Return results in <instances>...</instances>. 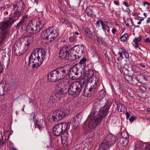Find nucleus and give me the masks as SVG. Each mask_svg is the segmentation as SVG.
<instances>
[{"label":"nucleus","mask_w":150,"mask_h":150,"mask_svg":"<svg viewBox=\"0 0 150 150\" xmlns=\"http://www.w3.org/2000/svg\"><path fill=\"white\" fill-rule=\"evenodd\" d=\"M76 55L75 51L71 48L68 51L67 57H66V59L70 61L74 60L76 59Z\"/></svg>","instance_id":"nucleus-18"},{"label":"nucleus","mask_w":150,"mask_h":150,"mask_svg":"<svg viewBox=\"0 0 150 150\" xmlns=\"http://www.w3.org/2000/svg\"><path fill=\"white\" fill-rule=\"evenodd\" d=\"M124 68L126 69V71L125 72H128L129 71L128 66L127 64H125L124 65Z\"/></svg>","instance_id":"nucleus-60"},{"label":"nucleus","mask_w":150,"mask_h":150,"mask_svg":"<svg viewBox=\"0 0 150 150\" xmlns=\"http://www.w3.org/2000/svg\"><path fill=\"white\" fill-rule=\"evenodd\" d=\"M6 8L7 10L8 11L9 13H11L14 10H15V8L14 7V4L8 6Z\"/></svg>","instance_id":"nucleus-43"},{"label":"nucleus","mask_w":150,"mask_h":150,"mask_svg":"<svg viewBox=\"0 0 150 150\" xmlns=\"http://www.w3.org/2000/svg\"><path fill=\"white\" fill-rule=\"evenodd\" d=\"M94 74V72L92 70H88L86 73L83 72V77L85 79L86 83L93 82H93L95 81V84L96 85L99 82V79L98 78L96 80L97 78L96 77H93Z\"/></svg>","instance_id":"nucleus-5"},{"label":"nucleus","mask_w":150,"mask_h":150,"mask_svg":"<svg viewBox=\"0 0 150 150\" xmlns=\"http://www.w3.org/2000/svg\"><path fill=\"white\" fill-rule=\"evenodd\" d=\"M55 112H69V110L66 108H59L54 111Z\"/></svg>","instance_id":"nucleus-38"},{"label":"nucleus","mask_w":150,"mask_h":150,"mask_svg":"<svg viewBox=\"0 0 150 150\" xmlns=\"http://www.w3.org/2000/svg\"><path fill=\"white\" fill-rule=\"evenodd\" d=\"M68 51L66 48H63L59 52V57L62 59H66Z\"/></svg>","instance_id":"nucleus-25"},{"label":"nucleus","mask_w":150,"mask_h":150,"mask_svg":"<svg viewBox=\"0 0 150 150\" xmlns=\"http://www.w3.org/2000/svg\"><path fill=\"white\" fill-rule=\"evenodd\" d=\"M32 53L36 56L37 58L39 59L41 62H43L45 57L46 54V52L43 48L36 49Z\"/></svg>","instance_id":"nucleus-9"},{"label":"nucleus","mask_w":150,"mask_h":150,"mask_svg":"<svg viewBox=\"0 0 150 150\" xmlns=\"http://www.w3.org/2000/svg\"><path fill=\"white\" fill-rule=\"evenodd\" d=\"M137 145L140 148H143L144 147H146V144L145 143L142 141H139L137 143Z\"/></svg>","instance_id":"nucleus-45"},{"label":"nucleus","mask_w":150,"mask_h":150,"mask_svg":"<svg viewBox=\"0 0 150 150\" xmlns=\"http://www.w3.org/2000/svg\"><path fill=\"white\" fill-rule=\"evenodd\" d=\"M15 28L21 33H25L28 32L29 33L30 32L28 27V23L27 25L25 23L24 20H21L15 26Z\"/></svg>","instance_id":"nucleus-7"},{"label":"nucleus","mask_w":150,"mask_h":150,"mask_svg":"<svg viewBox=\"0 0 150 150\" xmlns=\"http://www.w3.org/2000/svg\"><path fill=\"white\" fill-rule=\"evenodd\" d=\"M61 135V138L62 143L67 145V142H69L68 133H64Z\"/></svg>","instance_id":"nucleus-28"},{"label":"nucleus","mask_w":150,"mask_h":150,"mask_svg":"<svg viewBox=\"0 0 150 150\" xmlns=\"http://www.w3.org/2000/svg\"><path fill=\"white\" fill-rule=\"evenodd\" d=\"M106 94L105 92L103 90L100 91L98 93L97 99L98 101L103 100Z\"/></svg>","instance_id":"nucleus-33"},{"label":"nucleus","mask_w":150,"mask_h":150,"mask_svg":"<svg viewBox=\"0 0 150 150\" xmlns=\"http://www.w3.org/2000/svg\"><path fill=\"white\" fill-rule=\"evenodd\" d=\"M102 21V20L101 19H99L98 20H97L96 24V25L98 26L99 27H100V24H101Z\"/></svg>","instance_id":"nucleus-56"},{"label":"nucleus","mask_w":150,"mask_h":150,"mask_svg":"<svg viewBox=\"0 0 150 150\" xmlns=\"http://www.w3.org/2000/svg\"><path fill=\"white\" fill-rule=\"evenodd\" d=\"M16 43L14 45V51L15 54L17 56L20 55L22 53L21 47L18 46V44Z\"/></svg>","instance_id":"nucleus-26"},{"label":"nucleus","mask_w":150,"mask_h":150,"mask_svg":"<svg viewBox=\"0 0 150 150\" xmlns=\"http://www.w3.org/2000/svg\"><path fill=\"white\" fill-rule=\"evenodd\" d=\"M69 80L67 79L65 83L64 84L65 88H68V94L72 96H75L76 94H79L81 91L82 84L79 81H75L70 84H69Z\"/></svg>","instance_id":"nucleus-2"},{"label":"nucleus","mask_w":150,"mask_h":150,"mask_svg":"<svg viewBox=\"0 0 150 150\" xmlns=\"http://www.w3.org/2000/svg\"><path fill=\"white\" fill-rule=\"evenodd\" d=\"M14 2L15 3L14 4L15 10L23 11L25 7V5L23 1L21 0H16Z\"/></svg>","instance_id":"nucleus-17"},{"label":"nucleus","mask_w":150,"mask_h":150,"mask_svg":"<svg viewBox=\"0 0 150 150\" xmlns=\"http://www.w3.org/2000/svg\"><path fill=\"white\" fill-rule=\"evenodd\" d=\"M10 19L8 21L2 22L1 24L0 29L1 30L0 33V42L6 38H8L10 36L8 32L6 29L11 26L14 23L10 21Z\"/></svg>","instance_id":"nucleus-4"},{"label":"nucleus","mask_w":150,"mask_h":150,"mask_svg":"<svg viewBox=\"0 0 150 150\" xmlns=\"http://www.w3.org/2000/svg\"><path fill=\"white\" fill-rule=\"evenodd\" d=\"M28 27L30 31L29 33H36L41 30L34 19H31L28 22Z\"/></svg>","instance_id":"nucleus-8"},{"label":"nucleus","mask_w":150,"mask_h":150,"mask_svg":"<svg viewBox=\"0 0 150 150\" xmlns=\"http://www.w3.org/2000/svg\"><path fill=\"white\" fill-rule=\"evenodd\" d=\"M82 115L81 113H78L73 118L74 121L75 122L76 125H75L76 128L80 122L82 118Z\"/></svg>","instance_id":"nucleus-24"},{"label":"nucleus","mask_w":150,"mask_h":150,"mask_svg":"<svg viewBox=\"0 0 150 150\" xmlns=\"http://www.w3.org/2000/svg\"><path fill=\"white\" fill-rule=\"evenodd\" d=\"M49 30L47 28L43 31L41 34V38L46 40L48 42H50L54 40V39L53 38V35L51 34L50 30Z\"/></svg>","instance_id":"nucleus-12"},{"label":"nucleus","mask_w":150,"mask_h":150,"mask_svg":"<svg viewBox=\"0 0 150 150\" xmlns=\"http://www.w3.org/2000/svg\"><path fill=\"white\" fill-rule=\"evenodd\" d=\"M68 115V113H52V117L54 121L58 122Z\"/></svg>","instance_id":"nucleus-16"},{"label":"nucleus","mask_w":150,"mask_h":150,"mask_svg":"<svg viewBox=\"0 0 150 150\" xmlns=\"http://www.w3.org/2000/svg\"><path fill=\"white\" fill-rule=\"evenodd\" d=\"M142 37L139 36V37L135 38L134 40L133 45H134V47L136 48L138 47H139V42H140L142 40Z\"/></svg>","instance_id":"nucleus-35"},{"label":"nucleus","mask_w":150,"mask_h":150,"mask_svg":"<svg viewBox=\"0 0 150 150\" xmlns=\"http://www.w3.org/2000/svg\"><path fill=\"white\" fill-rule=\"evenodd\" d=\"M77 37L75 36H71L69 38V40L71 42H74L76 40Z\"/></svg>","instance_id":"nucleus-49"},{"label":"nucleus","mask_w":150,"mask_h":150,"mask_svg":"<svg viewBox=\"0 0 150 150\" xmlns=\"http://www.w3.org/2000/svg\"><path fill=\"white\" fill-rule=\"evenodd\" d=\"M5 8V6L3 4L0 7V13H1L2 10H4Z\"/></svg>","instance_id":"nucleus-57"},{"label":"nucleus","mask_w":150,"mask_h":150,"mask_svg":"<svg viewBox=\"0 0 150 150\" xmlns=\"http://www.w3.org/2000/svg\"><path fill=\"white\" fill-rule=\"evenodd\" d=\"M87 35L88 36L89 38L91 39H92L93 38V35L92 33H91L90 32L88 34H87Z\"/></svg>","instance_id":"nucleus-62"},{"label":"nucleus","mask_w":150,"mask_h":150,"mask_svg":"<svg viewBox=\"0 0 150 150\" xmlns=\"http://www.w3.org/2000/svg\"><path fill=\"white\" fill-rule=\"evenodd\" d=\"M34 125L35 127L36 128H38L39 129H40L41 128V127L39 124V122H36L35 123Z\"/></svg>","instance_id":"nucleus-55"},{"label":"nucleus","mask_w":150,"mask_h":150,"mask_svg":"<svg viewBox=\"0 0 150 150\" xmlns=\"http://www.w3.org/2000/svg\"><path fill=\"white\" fill-rule=\"evenodd\" d=\"M117 137L111 134L107 135L104 140L107 143L110 145L113 144L115 142Z\"/></svg>","instance_id":"nucleus-19"},{"label":"nucleus","mask_w":150,"mask_h":150,"mask_svg":"<svg viewBox=\"0 0 150 150\" xmlns=\"http://www.w3.org/2000/svg\"><path fill=\"white\" fill-rule=\"evenodd\" d=\"M101 25L102 27V29H103V30L106 33V29L105 27L106 25L105 23L104 22H103V21H102L101 22Z\"/></svg>","instance_id":"nucleus-51"},{"label":"nucleus","mask_w":150,"mask_h":150,"mask_svg":"<svg viewBox=\"0 0 150 150\" xmlns=\"http://www.w3.org/2000/svg\"><path fill=\"white\" fill-rule=\"evenodd\" d=\"M136 119V117L134 116H132L129 118V120L130 122H133Z\"/></svg>","instance_id":"nucleus-61"},{"label":"nucleus","mask_w":150,"mask_h":150,"mask_svg":"<svg viewBox=\"0 0 150 150\" xmlns=\"http://www.w3.org/2000/svg\"><path fill=\"white\" fill-rule=\"evenodd\" d=\"M62 130V129L59 124L56 125L53 128V134L57 136H58L63 134Z\"/></svg>","instance_id":"nucleus-22"},{"label":"nucleus","mask_w":150,"mask_h":150,"mask_svg":"<svg viewBox=\"0 0 150 150\" xmlns=\"http://www.w3.org/2000/svg\"><path fill=\"white\" fill-rule=\"evenodd\" d=\"M106 115L107 113H90L88 116L90 119L88 124V128L90 129H95Z\"/></svg>","instance_id":"nucleus-1"},{"label":"nucleus","mask_w":150,"mask_h":150,"mask_svg":"<svg viewBox=\"0 0 150 150\" xmlns=\"http://www.w3.org/2000/svg\"><path fill=\"white\" fill-rule=\"evenodd\" d=\"M146 150H150V145L146 144Z\"/></svg>","instance_id":"nucleus-64"},{"label":"nucleus","mask_w":150,"mask_h":150,"mask_svg":"<svg viewBox=\"0 0 150 150\" xmlns=\"http://www.w3.org/2000/svg\"><path fill=\"white\" fill-rule=\"evenodd\" d=\"M110 108V106L109 105L106 104L103 107H101L100 111L101 112H108Z\"/></svg>","instance_id":"nucleus-37"},{"label":"nucleus","mask_w":150,"mask_h":150,"mask_svg":"<svg viewBox=\"0 0 150 150\" xmlns=\"http://www.w3.org/2000/svg\"><path fill=\"white\" fill-rule=\"evenodd\" d=\"M62 84V83L59 82L56 84L55 87V89L56 91L59 90H61L62 89L61 87Z\"/></svg>","instance_id":"nucleus-46"},{"label":"nucleus","mask_w":150,"mask_h":150,"mask_svg":"<svg viewBox=\"0 0 150 150\" xmlns=\"http://www.w3.org/2000/svg\"><path fill=\"white\" fill-rule=\"evenodd\" d=\"M60 79H62L66 77L69 71L67 68L64 67H62L57 68L55 69Z\"/></svg>","instance_id":"nucleus-11"},{"label":"nucleus","mask_w":150,"mask_h":150,"mask_svg":"<svg viewBox=\"0 0 150 150\" xmlns=\"http://www.w3.org/2000/svg\"><path fill=\"white\" fill-rule=\"evenodd\" d=\"M48 29L49 30H50L51 34L53 35V38L54 39L56 38L59 35L58 30L57 28L54 26H52Z\"/></svg>","instance_id":"nucleus-23"},{"label":"nucleus","mask_w":150,"mask_h":150,"mask_svg":"<svg viewBox=\"0 0 150 150\" xmlns=\"http://www.w3.org/2000/svg\"><path fill=\"white\" fill-rule=\"evenodd\" d=\"M87 59L84 58L81 59L79 63L73 66L70 70L69 72V76L70 79L73 80H76L78 79L76 76L78 75L81 68L83 69L86 65Z\"/></svg>","instance_id":"nucleus-3"},{"label":"nucleus","mask_w":150,"mask_h":150,"mask_svg":"<svg viewBox=\"0 0 150 150\" xmlns=\"http://www.w3.org/2000/svg\"><path fill=\"white\" fill-rule=\"evenodd\" d=\"M70 122L62 123L59 124L61 129H62L63 134L68 133L69 129L70 127Z\"/></svg>","instance_id":"nucleus-21"},{"label":"nucleus","mask_w":150,"mask_h":150,"mask_svg":"<svg viewBox=\"0 0 150 150\" xmlns=\"http://www.w3.org/2000/svg\"><path fill=\"white\" fill-rule=\"evenodd\" d=\"M60 22H61L63 24H64L65 25H67L68 27H70L71 26V22L65 18H62L61 19Z\"/></svg>","instance_id":"nucleus-40"},{"label":"nucleus","mask_w":150,"mask_h":150,"mask_svg":"<svg viewBox=\"0 0 150 150\" xmlns=\"http://www.w3.org/2000/svg\"><path fill=\"white\" fill-rule=\"evenodd\" d=\"M136 80L141 83H143L144 82L147 81V79L146 77V75L144 74H140L138 77L136 78Z\"/></svg>","instance_id":"nucleus-29"},{"label":"nucleus","mask_w":150,"mask_h":150,"mask_svg":"<svg viewBox=\"0 0 150 150\" xmlns=\"http://www.w3.org/2000/svg\"><path fill=\"white\" fill-rule=\"evenodd\" d=\"M15 10V11L13 13V16L12 17L9 18L10 19V21H11V23L13 22L14 23L18 19V17L23 14V11L18 10Z\"/></svg>","instance_id":"nucleus-20"},{"label":"nucleus","mask_w":150,"mask_h":150,"mask_svg":"<svg viewBox=\"0 0 150 150\" xmlns=\"http://www.w3.org/2000/svg\"><path fill=\"white\" fill-rule=\"evenodd\" d=\"M128 36V34L127 33L124 34L120 37V39L123 42L127 40Z\"/></svg>","instance_id":"nucleus-48"},{"label":"nucleus","mask_w":150,"mask_h":150,"mask_svg":"<svg viewBox=\"0 0 150 150\" xmlns=\"http://www.w3.org/2000/svg\"><path fill=\"white\" fill-rule=\"evenodd\" d=\"M115 62L117 64H120L121 63V59L120 58L118 57L117 58L116 60L115 61Z\"/></svg>","instance_id":"nucleus-59"},{"label":"nucleus","mask_w":150,"mask_h":150,"mask_svg":"<svg viewBox=\"0 0 150 150\" xmlns=\"http://www.w3.org/2000/svg\"><path fill=\"white\" fill-rule=\"evenodd\" d=\"M48 79L50 82H55L60 79L55 69L51 71L49 74Z\"/></svg>","instance_id":"nucleus-14"},{"label":"nucleus","mask_w":150,"mask_h":150,"mask_svg":"<svg viewBox=\"0 0 150 150\" xmlns=\"http://www.w3.org/2000/svg\"><path fill=\"white\" fill-rule=\"evenodd\" d=\"M33 3H35L37 5L38 4V1L39 0H30Z\"/></svg>","instance_id":"nucleus-63"},{"label":"nucleus","mask_w":150,"mask_h":150,"mask_svg":"<svg viewBox=\"0 0 150 150\" xmlns=\"http://www.w3.org/2000/svg\"><path fill=\"white\" fill-rule=\"evenodd\" d=\"M117 67L118 69L120 71V72L121 73H123V74L124 72L122 66L121 65H118Z\"/></svg>","instance_id":"nucleus-52"},{"label":"nucleus","mask_w":150,"mask_h":150,"mask_svg":"<svg viewBox=\"0 0 150 150\" xmlns=\"http://www.w3.org/2000/svg\"><path fill=\"white\" fill-rule=\"evenodd\" d=\"M140 89L142 90L143 91H145L146 90V88L144 86H141L139 87Z\"/></svg>","instance_id":"nucleus-58"},{"label":"nucleus","mask_w":150,"mask_h":150,"mask_svg":"<svg viewBox=\"0 0 150 150\" xmlns=\"http://www.w3.org/2000/svg\"><path fill=\"white\" fill-rule=\"evenodd\" d=\"M57 99L54 95L50 97L48 101V103L51 105H52L55 103V100Z\"/></svg>","instance_id":"nucleus-41"},{"label":"nucleus","mask_w":150,"mask_h":150,"mask_svg":"<svg viewBox=\"0 0 150 150\" xmlns=\"http://www.w3.org/2000/svg\"><path fill=\"white\" fill-rule=\"evenodd\" d=\"M121 51H120L122 53V54H123L125 56V57L127 58H128L129 57V55L128 53L123 49L121 48Z\"/></svg>","instance_id":"nucleus-47"},{"label":"nucleus","mask_w":150,"mask_h":150,"mask_svg":"<svg viewBox=\"0 0 150 150\" xmlns=\"http://www.w3.org/2000/svg\"><path fill=\"white\" fill-rule=\"evenodd\" d=\"M129 136L127 132L125 131H122L121 134L120 139H122L123 140H128L129 141Z\"/></svg>","instance_id":"nucleus-34"},{"label":"nucleus","mask_w":150,"mask_h":150,"mask_svg":"<svg viewBox=\"0 0 150 150\" xmlns=\"http://www.w3.org/2000/svg\"><path fill=\"white\" fill-rule=\"evenodd\" d=\"M4 136L2 137L1 139H0V147H2L4 144L5 141L3 139Z\"/></svg>","instance_id":"nucleus-53"},{"label":"nucleus","mask_w":150,"mask_h":150,"mask_svg":"<svg viewBox=\"0 0 150 150\" xmlns=\"http://www.w3.org/2000/svg\"><path fill=\"white\" fill-rule=\"evenodd\" d=\"M37 23L39 26V27L41 30L46 24V21L45 19L43 18L39 19L37 22Z\"/></svg>","instance_id":"nucleus-31"},{"label":"nucleus","mask_w":150,"mask_h":150,"mask_svg":"<svg viewBox=\"0 0 150 150\" xmlns=\"http://www.w3.org/2000/svg\"><path fill=\"white\" fill-rule=\"evenodd\" d=\"M71 48L73 49V50L75 51V53L76 52L79 54L80 56L84 54L85 47L84 45H76Z\"/></svg>","instance_id":"nucleus-15"},{"label":"nucleus","mask_w":150,"mask_h":150,"mask_svg":"<svg viewBox=\"0 0 150 150\" xmlns=\"http://www.w3.org/2000/svg\"><path fill=\"white\" fill-rule=\"evenodd\" d=\"M86 12L88 16H91L93 14V11L92 8L91 6H87L86 9Z\"/></svg>","instance_id":"nucleus-36"},{"label":"nucleus","mask_w":150,"mask_h":150,"mask_svg":"<svg viewBox=\"0 0 150 150\" xmlns=\"http://www.w3.org/2000/svg\"><path fill=\"white\" fill-rule=\"evenodd\" d=\"M123 75L125 79L128 81H132V77L129 75L128 72H125V71L123 73Z\"/></svg>","instance_id":"nucleus-39"},{"label":"nucleus","mask_w":150,"mask_h":150,"mask_svg":"<svg viewBox=\"0 0 150 150\" xmlns=\"http://www.w3.org/2000/svg\"><path fill=\"white\" fill-rule=\"evenodd\" d=\"M139 66L133 65L132 66V69L133 70V74H134V73H139Z\"/></svg>","instance_id":"nucleus-44"},{"label":"nucleus","mask_w":150,"mask_h":150,"mask_svg":"<svg viewBox=\"0 0 150 150\" xmlns=\"http://www.w3.org/2000/svg\"><path fill=\"white\" fill-rule=\"evenodd\" d=\"M96 85L95 84V86L93 85L92 86H91L89 88H88L87 86H85L83 93V96L86 97L91 96L95 91L96 88Z\"/></svg>","instance_id":"nucleus-10"},{"label":"nucleus","mask_w":150,"mask_h":150,"mask_svg":"<svg viewBox=\"0 0 150 150\" xmlns=\"http://www.w3.org/2000/svg\"><path fill=\"white\" fill-rule=\"evenodd\" d=\"M129 141L128 140H123L122 139H119V141L117 142V145L119 148H122L127 144Z\"/></svg>","instance_id":"nucleus-27"},{"label":"nucleus","mask_w":150,"mask_h":150,"mask_svg":"<svg viewBox=\"0 0 150 150\" xmlns=\"http://www.w3.org/2000/svg\"><path fill=\"white\" fill-rule=\"evenodd\" d=\"M110 146V145L107 143L104 140L102 143L99 145V148L101 150H106L109 148Z\"/></svg>","instance_id":"nucleus-32"},{"label":"nucleus","mask_w":150,"mask_h":150,"mask_svg":"<svg viewBox=\"0 0 150 150\" xmlns=\"http://www.w3.org/2000/svg\"><path fill=\"white\" fill-rule=\"evenodd\" d=\"M64 92L63 89L61 90L55 91V93L54 95V96L58 100L60 99L61 98H62L63 96Z\"/></svg>","instance_id":"nucleus-30"},{"label":"nucleus","mask_w":150,"mask_h":150,"mask_svg":"<svg viewBox=\"0 0 150 150\" xmlns=\"http://www.w3.org/2000/svg\"><path fill=\"white\" fill-rule=\"evenodd\" d=\"M4 53L5 54L4 56L5 57H6V55L7 54V57H10L11 54V51L10 50H8L7 52H5Z\"/></svg>","instance_id":"nucleus-54"},{"label":"nucleus","mask_w":150,"mask_h":150,"mask_svg":"<svg viewBox=\"0 0 150 150\" xmlns=\"http://www.w3.org/2000/svg\"><path fill=\"white\" fill-rule=\"evenodd\" d=\"M42 62H41L39 59L37 58L36 56L32 53L29 58L28 66L32 64L33 68H37L41 65Z\"/></svg>","instance_id":"nucleus-6"},{"label":"nucleus","mask_w":150,"mask_h":150,"mask_svg":"<svg viewBox=\"0 0 150 150\" xmlns=\"http://www.w3.org/2000/svg\"><path fill=\"white\" fill-rule=\"evenodd\" d=\"M10 90L9 85L8 83L0 82V96H3L6 94Z\"/></svg>","instance_id":"nucleus-13"},{"label":"nucleus","mask_w":150,"mask_h":150,"mask_svg":"<svg viewBox=\"0 0 150 150\" xmlns=\"http://www.w3.org/2000/svg\"><path fill=\"white\" fill-rule=\"evenodd\" d=\"M117 107L118 110L120 112H127V110L125 109L124 106H122V105H117Z\"/></svg>","instance_id":"nucleus-42"},{"label":"nucleus","mask_w":150,"mask_h":150,"mask_svg":"<svg viewBox=\"0 0 150 150\" xmlns=\"http://www.w3.org/2000/svg\"><path fill=\"white\" fill-rule=\"evenodd\" d=\"M97 42L99 43L103 44V39L102 37H97Z\"/></svg>","instance_id":"nucleus-50"}]
</instances>
